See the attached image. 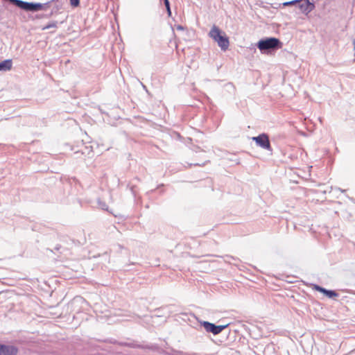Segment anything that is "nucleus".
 I'll return each instance as SVG.
<instances>
[{"label":"nucleus","instance_id":"nucleus-15","mask_svg":"<svg viewBox=\"0 0 355 355\" xmlns=\"http://www.w3.org/2000/svg\"><path fill=\"white\" fill-rule=\"evenodd\" d=\"M49 6V5H44V10H46Z\"/></svg>","mask_w":355,"mask_h":355},{"label":"nucleus","instance_id":"nucleus-9","mask_svg":"<svg viewBox=\"0 0 355 355\" xmlns=\"http://www.w3.org/2000/svg\"><path fill=\"white\" fill-rule=\"evenodd\" d=\"M98 205L99 207L103 210H107L108 209L107 205L101 199H98Z\"/></svg>","mask_w":355,"mask_h":355},{"label":"nucleus","instance_id":"nucleus-5","mask_svg":"<svg viewBox=\"0 0 355 355\" xmlns=\"http://www.w3.org/2000/svg\"><path fill=\"white\" fill-rule=\"evenodd\" d=\"M297 6L302 12L305 15H308L313 10L315 7L314 2L310 1L309 0H300V1L297 2Z\"/></svg>","mask_w":355,"mask_h":355},{"label":"nucleus","instance_id":"nucleus-10","mask_svg":"<svg viewBox=\"0 0 355 355\" xmlns=\"http://www.w3.org/2000/svg\"><path fill=\"white\" fill-rule=\"evenodd\" d=\"M164 6H165V7L166 8L168 15H171V8H170L169 1L168 0H164Z\"/></svg>","mask_w":355,"mask_h":355},{"label":"nucleus","instance_id":"nucleus-8","mask_svg":"<svg viewBox=\"0 0 355 355\" xmlns=\"http://www.w3.org/2000/svg\"><path fill=\"white\" fill-rule=\"evenodd\" d=\"M12 68V60H5L0 62V71H6Z\"/></svg>","mask_w":355,"mask_h":355},{"label":"nucleus","instance_id":"nucleus-17","mask_svg":"<svg viewBox=\"0 0 355 355\" xmlns=\"http://www.w3.org/2000/svg\"><path fill=\"white\" fill-rule=\"evenodd\" d=\"M353 44H354V49H355V40H354Z\"/></svg>","mask_w":355,"mask_h":355},{"label":"nucleus","instance_id":"nucleus-16","mask_svg":"<svg viewBox=\"0 0 355 355\" xmlns=\"http://www.w3.org/2000/svg\"><path fill=\"white\" fill-rule=\"evenodd\" d=\"M178 29H182V27L181 26H179L178 27Z\"/></svg>","mask_w":355,"mask_h":355},{"label":"nucleus","instance_id":"nucleus-1","mask_svg":"<svg viewBox=\"0 0 355 355\" xmlns=\"http://www.w3.org/2000/svg\"><path fill=\"white\" fill-rule=\"evenodd\" d=\"M209 36L217 43L222 51H225L229 46L230 41L226 33L222 31L218 26L214 25L211 28Z\"/></svg>","mask_w":355,"mask_h":355},{"label":"nucleus","instance_id":"nucleus-14","mask_svg":"<svg viewBox=\"0 0 355 355\" xmlns=\"http://www.w3.org/2000/svg\"><path fill=\"white\" fill-rule=\"evenodd\" d=\"M335 189L338 190V191H341V192H343V193L345 192V190L342 189H340V188L336 187V188H335Z\"/></svg>","mask_w":355,"mask_h":355},{"label":"nucleus","instance_id":"nucleus-12","mask_svg":"<svg viewBox=\"0 0 355 355\" xmlns=\"http://www.w3.org/2000/svg\"><path fill=\"white\" fill-rule=\"evenodd\" d=\"M298 1H300V0H293V1H286V2L284 3L283 5L284 6L295 5V4H297Z\"/></svg>","mask_w":355,"mask_h":355},{"label":"nucleus","instance_id":"nucleus-4","mask_svg":"<svg viewBox=\"0 0 355 355\" xmlns=\"http://www.w3.org/2000/svg\"><path fill=\"white\" fill-rule=\"evenodd\" d=\"M201 326H202L207 332L212 333L214 335H218L222 332L228 324L225 325H216L214 323L207 321H200Z\"/></svg>","mask_w":355,"mask_h":355},{"label":"nucleus","instance_id":"nucleus-7","mask_svg":"<svg viewBox=\"0 0 355 355\" xmlns=\"http://www.w3.org/2000/svg\"><path fill=\"white\" fill-rule=\"evenodd\" d=\"M314 289L317 291H319L323 294H324L329 298H334L335 297L338 296V293L333 290H327L322 286L318 285H314Z\"/></svg>","mask_w":355,"mask_h":355},{"label":"nucleus","instance_id":"nucleus-11","mask_svg":"<svg viewBox=\"0 0 355 355\" xmlns=\"http://www.w3.org/2000/svg\"><path fill=\"white\" fill-rule=\"evenodd\" d=\"M56 27H57V22L53 21V22L48 24L46 26H44L43 28V29L45 30V29H49L51 28H56Z\"/></svg>","mask_w":355,"mask_h":355},{"label":"nucleus","instance_id":"nucleus-2","mask_svg":"<svg viewBox=\"0 0 355 355\" xmlns=\"http://www.w3.org/2000/svg\"><path fill=\"white\" fill-rule=\"evenodd\" d=\"M257 47L261 52L275 50L281 47V42L275 37H268L259 40L257 43Z\"/></svg>","mask_w":355,"mask_h":355},{"label":"nucleus","instance_id":"nucleus-6","mask_svg":"<svg viewBox=\"0 0 355 355\" xmlns=\"http://www.w3.org/2000/svg\"><path fill=\"white\" fill-rule=\"evenodd\" d=\"M18 349L12 345L0 344V355H17Z\"/></svg>","mask_w":355,"mask_h":355},{"label":"nucleus","instance_id":"nucleus-3","mask_svg":"<svg viewBox=\"0 0 355 355\" xmlns=\"http://www.w3.org/2000/svg\"><path fill=\"white\" fill-rule=\"evenodd\" d=\"M252 139L255 142L257 146L272 153V148L268 134L261 133L257 137H253Z\"/></svg>","mask_w":355,"mask_h":355},{"label":"nucleus","instance_id":"nucleus-13","mask_svg":"<svg viewBox=\"0 0 355 355\" xmlns=\"http://www.w3.org/2000/svg\"><path fill=\"white\" fill-rule=\"evenodd\" d=\"M70 3L73 7H77L80 4V0H70Z\"/></svg>","mask_w":355,"mask_h":355}]
</instances>
